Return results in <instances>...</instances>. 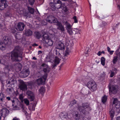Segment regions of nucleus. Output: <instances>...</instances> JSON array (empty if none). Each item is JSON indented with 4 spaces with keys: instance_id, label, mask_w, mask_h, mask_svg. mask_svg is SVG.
<instances>
[{
    "instance_id": "dca6fc26",
    "label": "nucleus",
    "mask_w": 120,
    "mask_h": 120,
    "mask_svg": "<svg viewBox=\"0 0 120 120\" xmlns=\"http://www.w3.org/2000/svg\"><path fill=\"white\" fill-rule=\"evenodd\" d=\"M60 60L57 56H56L55 57V59L54 62L53 64L52 65V68H54L55 66H56L57 64H59L60 63Z\"/></svg>"
},
{
    "instance_id": "680f3d73",
    "label": "nucleus",
    "mask_w": 120,
    "mask_h": 120,
    "mask_svg": "<svg viewBox=\"0 0 120 120\" xmlns=\"http://www.w3.org/2000/svg\"><path fill=\"white\" fill-rule=\"evenodd\" d=\"M107 50L108 52H109V51H110V48L109 47H107Z\"/></svg>"
},
{
    "instance_id": "473e14b6",
    "label": "nucleus",
    "mask_w": 120,
    "mask_h": 120,
    "mask_svg": "<svg viewBox=\"0 0 120 120\" xmlns=\"http://www.w3.org/2000/svg\"><path fill=\"white\" fill-rule=\"evenodd\" d=\"M28 9L30 12L32 14H33L34 13V9L31 7H29Z\"/></svg>"
},
{
    "instance_id": "a211bd4d",
    "label": "nucleus",
    "mask_w": 120,
    "mask_h": 120,
    "mask_svg": "<svg viewBox=\"0 0 120 120\" xmlns=\"http://www.w3.org/2000/svg\"><path fill=\"white\" fill-rule=\"evenodd\" d=\"M113 104H115V106L116 108H118L120 107V102L117 100V98H114L113 102Z\"/></svg>"
},
{
    "instance_id": "3c124183",
    "label": "nucleus",
    "mask_w": 120,
    "mask_h": 120,
    "mask_svg": "<svg viewBox=\"0 0 120 120\" xmlns=\"http://www.w3.org/2000/svg\"><path fill=\"white\" fill-rule=\"evenodd\" d=\"M19 98L21 100H22L23 99V97L22 94H21L19 95Z\"/></svg>"
},
{
    "instance_id": "5701e85b",
    "label": "nucleus",
    "mask_w": 120,
    "mask_h": 120,
    "mask_svg": "<svg viewBox=\"0 0 120 120\" xmlns=\"http://www.w3.org/2000/svg\"><path fill=\"white\" fill-rule=\"evenodd\" d=\"M34 36L36 38L39 39L41 37V34L38 32H35L34 33Z\"/></svg>"
},
{
    "instance_id": "6ab92c4d",
    "label": "nucleus",
    "mask_w": 120,
    "mask_h": 120,
    "mask_svg": "<svg viewBox=\"0 0 120 120\" xmlns=\"http://www.w3.org/2000/svg\"><path fill=\"white\" fill-rule=\"evenodd\" d=\"M56 48L60 50H62L64 48V45L63 43L61 42H59L57 45Z\"/></svg>"
},
{
    "instance_id": "20e7f679",
    "label": "nucleus",
    "mask_w": 120,
    "mask_h": 120,
    "mask_svg": "<svg viewBox=\"0 0 120 120\" xmlns=\"http://www.w3.org/2000/svg\"><path fill=\"white\" fill-rule=\"evenodd\" d=\"M19 87L21 90L22 91L26 90L27 89V85L22 80H19Z\"/></svg>"
},
{
    "instance_id": "79ce46f5",
    "label": "nucleus",
    "mask_w": 120,
    "mask_h": 120,
    "mask_svg": "<svg viewBox=\"0 0 120 120\" xmlns=\"http://www.w3.org/2000/svg\"><path fill=\"white\" fill-rule=\"evenodd\" d=\"M69 52L70 51L69 50H68V49L67 48L66 50L65 51L64 56H66L67 55H69Z\"/></svg>"
},
{
    "instance_id": "ddd939ff",
    "label": "nucleus",
    "mask_w": 120,
    "mask_h": 120,
    "mask_svg": "<svg viewBox=\"0 0 120 120\" xmlns=\"http://www.w3.org/2000/svg\"><path fill=\"white\" fill-rule=\"evenodd\" d=\"M3 41L4 42H1L0 41V42L2 44H4L5 46V45L8 44H9L11 43V40L9 39V38L7 36H5L3 38Z\"/></svg>"
},
{
    "instance_id": "6e6552de",
    "label": "nucleus",
    "mask_w": 120,
    "mask_h": 120,
    "mask_svg": "<svg viewBox=\"0 0 120 120\" xmlns=\"http://www.w3.org/2000/svg\"><path fill=\"white\" fill-rule=\"evenodd\" d=\"M25 25L23 22H19L18 23L16 29L17 30L20 31L23 30L24 28Z\"/></svg>"
},
{
    "instance_id": "f03ea898",
    "label": "nucleus",
    "mask_w": 120,
    "mask_h": 120,
    "mask_svg": "<svg viewBox=\"0 0 120 120\" xmlns=\"http://www.w3.org/2000/svg\"><path fill=\"white\" fill-rule=\"evenodd\" d=\"M82 106H80L78 107L79 111L84 114H85L91 110L90 104L87 103L82 104Z\"/></svg>"
},
{
    "instance_id": "49530a36",
    "label": "nucleus",
    "mask_w": 120,
    "mask_h": 120,
    "mask_svg": "<svg viewBox=\"0 0 120 120\" xmlns=\"http://www.w3.org/2000/svg\"><path fill=\"white\" fill-rule=\"evenodd\" d=\"M115 74V72L114 71H111L110 77H112Z\"/></svg>"
},
{
    "instance_id": "4468645a",
    "label": "nucleus",
    "mask_w": 120,
    "mask_h": 120,
    "mask_svg": "<svg viewBox=\"0 0 120 120\" xmlns=\"http://www.w3.org/2000/svg\"><path fill=\"white\" fill-rule=\"evenodd\" d=\"M67 113L65 112L61 113L60 114V116L62 120H67L68 118Z\"/></svg>"
},
{
    "instance_id": "bf43d9fd",
    "label": "nucleus",
    "mask_w": 120,
    "mask_h": 120,
    "mask_svg": "<svg viewBox=\"0 0 120 120\" xmlns=\"http://www.w3.org/2000/svg\"><path fill=\"white\" fill-rule=\"evenodd\" d=\"M6 99L8 100L9 101L11 100V98L9 97H6Z\"/></svg>"
},
{
    "instance_id": "1a4fd4ad",
    "label": "nucleus",
    "mask_w": 120,
    "mask_h": 120,
    "mask_svg": "<svg viewBox=\"0 0 120 120\" xmlns=\"http://www.w3.org/2000/svg\"><path fill=\"white\" fill-rule=\"evenodd\" d=\"M41 66L43 67V71L45 72L46 73H49L51 69L48 65L43 64L41 65Z\"/></svg>"
},
{
    "instance_id": "f704fd0d",
    "label": "nucleus",
    "mask_w": 120,
    "mask_h": 120,
    "mask_svg": "<svg viewBox=\"0 0 120 120\" xmlns=\"http://www.w3.org/2000/svg\"><path fill=\"white\" fill-rule=\"evenodd\" d=\"M30 73L29 71L26 70L25 72H24V74L25 75L24 76L25 77H26L28 76Z\"/></svg>"
},
{
    "instance_id": "2f4dec72",
    "label": "nucleus",
    "mask_w": 120,
    "mask_h": 120,
    "mask_svg": "<svg viewBox=\"0 0 120 120\" xmlns=\"http://www.w3.org/2000/svg\"><path fill=\"white\" fill-rule=\"evenodd\" d=\"M105 58L103 57H101V64L103 66H104L105 65Z\"/></svg>"
},
{
    "instance_id": "0e129e2a",
    "label": "nucleus",
    "mask_w": 120,
    "mask_h": 120,
    "mask_svg": "<svg viewBox=\"0 0 120 120\" xmlns=\"http://www.w3.org/2000/svg\"><path fill=\"white\" fill-rule=\"evenodd\" d=\"M116 120H120V116H118L116 118Z\"/></svg>"
},
{
    "instance_id": "423d86ee",
    "label": "nucleus",
    "mask_w": 120,
    "mask_h": 120,
    "mask_svg": "<svg viewBox=\"0 0 120 120\" xmlns=\"http://www.w3.org/2000/svg\"><path fill=\"white\" fill-rule=\"evenodd\" d=\"M65 28L67 32L70 35H72L73 33V32L72 29V26L69 23L67 22H66L65 23Z\"/></svg>"
},
{
    "instance_id": "4c0bfd02",
    "label": "nucleus",
    "mask_w": 120,
    "mask_h": 120,
    "mask_svg": "<svg viewBox=\"0 0 120 120\" xmlns=\"http://www.w3.org/2000/svg\"><path fill=\"white\" fill-rule=\"evenodd\" d=\"M53 3L55 4H60L61 3L60 0H53Z\"/></svg>"
},
{
    "instance_id": "7ed1b4c3",
    "label": "nucleus",
    "mask_w": 120,
    "mask_h": 120,
    "mask_svg": "<svg viewBox=\"0 0 120 120\" xmlns=\"http://www.w3.org/2000/svg\"><path fill=\"white\" fill-rule=\"evenodd\" d=\"M87 86L89 89L92 91H94L97 89V85L94 81H90L87 83Z\"/></svg>"
},
{
    "instance_id": "412c9836",
    "label": "nucleus",
    "mask_w": 120,
    "mask_h": 120,
    "mask_svg": "<svg viewBox=\"0 0 120 120\" xmlns=\"http://www.w3.org/2000/svg\"><path fill=\"white\" fill-rule=\"evenodd\" d=\"M32 31L29 29L25 30V34L27 36H29L31 35H32Z\"/></svg>"
},
{
    "instance_id": "e433bc0d",
    "label": "nucleus",
    "mask_w": 120,
    "mask_h": 120,
    "mask_svg": "<svg viewBox=\"0 0 120 120\" xmlns=\"http://www.w3.org/2000/svg\"><path fill=\"white\" fill-rule=\"evenodd\" d=\"M76 103V101H75L74 100L72 101L71 102L70 104H69V105L70 107H71L73 105L75 104Z\"/></svg>"
},
{
    "instance_id": "de8ad7c7",
    "label": "nucleus",
    "mask_w": 120,
    "mask_h": 120,
    "mask_svg": "<svg viewBox=\"0 0 120 120\" xmlns=\"http://www.w3.org/2000/svg\"><path fill=\"white\" fill-rule=\"evenodd\" d=\"M73 19L75 21L74 22L75 23H77L78 20L77 19L76 17L75 16H73Z\"/></svg>"
},
{
    "instance_id": "c756f323",
    "label": "nucleus",
    "mask_w": 120,
    "mask_h": 120,
    "mask_svg": "<svg viewBox=\"0 0 120 120\" xmlns=\"http://www.w3.org/2000/svg\"><path fill=\"white\" fill-rule=\"evenodd\" d=\"M23 101L24 103L26 104L27 105H28L29 104L30 102L28 100L27 98L24 99Z\"/></svg>"
},
{
    "instance_id": "69168bd1",
    "label": "nucleus",
    "mask_w": 120,
    "mask_h": 120,
    "mask_svg": "<svg viewBox=\"0 0 120 120\" xmlns=\"http://www.w3.org/2000/svg\"><path fill=\"white\" fill-rule=\"evenodd\" d=\"M32 59L33 60H37V58H36L35 57H33Z\"/></svg>"
},
{
    "instance_id": "393cba45",
    "label": "nucleus",
    "mask_w": 120,
    "mask_h": 120,
    "mask_svg": "<svg viewBox=\"0 0 120 120\" xmlns=\"http://www.w3.org/2000/svg\"><path fill=\"white\" fill-rule=\"evenodd\" d=\"M56 4H55L53 3H51L49 4V5L51 7L50 8L52 10H54L55 9V5L56 6Z\"/></svg>"
},
{
    "instance_id": "4d7b16f0",
    "label": "nucleus",
    "mask_w": 120,
    "mask_h": 120,
    "mask_svg": "<svg viewBox=\"0 0 120 120\" xmlns=\"http://www.w3.org/2000/svg\"><path fill=\"white\" fill-rule=\"evenodd\" d=\"M117 7L118 10L120 11V4L117 5Z\"/></svg>"
},
{
    "instance_id": "39448f33",
    "label": "nucleus",
    "mask_w": 120,
    "mask_h": 120,
    "mask_svg": "<svg viewBox=\"0 0 120 120\" xmlns=\"http://www.w3.org/2000/svg\"><path fill=\"white\" fill-rule=\"evenodd\" d=\"M109 87L110 94L112 93L113 94H116L118 90L117 86L113 85L110 87L109 86Z\"/></svg>"
},
{
    "instance_id": "09e8293b",
    "label": "nucleus",
    "mask_w": 120,
    "mask_h": 120,
    "mask_svg": "<svg viewBox=\"0 0 120 120\" xmlns=\"http://www.w3.org/2000/svg\"><path fill=\"white\" fill-rule=\"evenodd\" d=\"M13 110H17L19 109V108L16 105L15 106H13Z\"/></svg>"
},
{
    "instance_id": "f3484780",
    "label": "nucleus",
    "mask_w": 120,
    "mask_h": 120,
    "mask_svg": "<svg viewBox=\"0 0 120 120\" xmlns=\"http://www.w3.org/2000/svg\"><path fill=\"white\" fill-rule=\"evenodd\" d=\"M60 4V6L57 7V8H61L62 9L63 12L64 11L66 12L68 10L67 8L64 4H62L61 3L60 4Z\"/></svg>"
},
{
    "instance_id": "7c9ffc66",
    "label": "nucleus",
    "mask_w": 120,
    "mask_h": 120,
    "mask_svg": "<svg viewBox=\"0 0 120 120\" xmlns=\"http://www.w3.org/2000/svg\"><path fill=\"white\" fill-rule=\"evenodd\" d=\"M52 18V23H56L57 24L58 22H59L57 21V19L54 16H53Z\"/></svg>"
},
{
    "instance_id": "58836bf2",
    "label": "nucleus",
    "mask_w": 120,
    "mask_h": 120,
    "mask_svg": "<svg viewBox=\"0 0 120 120\" xmlns=\"http://www.w3.org/2000/svg\"><path fill=\"white\" fill-rule=\"evenodd\" d=\"M45 91V89L43 87H41L39 90V92L41 93H44Z\"/></svg>"
},
{
    "instance_id": "a19ab883",
    "label": "nucleus",
    "mask_w": 120,
    "mask_h": 120,
    "mask_svg": "<svg viewBox=\"0 0 120 120\" xmlns=\"http://www.w3.org/2000/svg\"><path fill=\"white\" fill-rule=\"evenodd\" d=\"M55 53L56 55L57 56L59 57H61V54L60 53L58 52H57L56 50L55 51Z\"/></svg>"
},
{
    "instance_id": "052dcab7",
    "label": "nucleus",
    "mask_w": 120,
    "mask_h": 120,
    "mask_svg": "<svg viewBox=\"0 0 120 120\" xmlns=\"http://www.w3.org/2000/svg\"><path fill=\"white\" fill-rule=\"evenodd\" d=\"M42 53V52L41 51H38V54H41Z\"/></svg>"
},
{
    "instance_id": "9b49d317",
    "label": "nucleus",
    "mask_w": 120,
    "mask_h": 120,
    "mask_svg": "<svg viewBox=\"0 0 120 120\" xmlns=\"http://www.w3.org/2000/svg\"><path fill=\"white\" fill-rule=\"evenodd\" d=\"M2 116L5 117L7 116L9 113V110L6 108L2 109L0 111Z\"/></svg>"
},
{
    "instance_id": "774afa93",
    "label": "nucleus",
    "mask_w": 120,
    "mask_h": 120,
    "mask_svg": "<svg viewBox=\"0 0 120 120\" xmlns=\"http://www.w3.org/2000/svg\"><path fill=\"white\" fill-rule=\"evenodd\" d=\"M8 66L7 67H6L5 68V69H7L8 70V71H9V69L8 68Z\"/></svg>"
},
{
    "instance_id": "37998d69",
    "label": "nucleus",
    "mask_w": 120,
    "mask_h": 120,
    "mask_svg": "<svg viewBox=\"0 0 120 120\" xmlns=\"http://www.w3.org/2000/svg\"><path fill=\"white\" fill-rule=\"evenodd\" d=\"M35 0H29V4L31 5H33L35 2Z\"/></svg>"
},
{
    "instance_id": "8fccbe9b",
    "label": "nucleus",
    "mask_w": 120,
    "mask_h": 120,
    "mask_svg": "<svg viewBox=\"0 0 120 120\" xmlns=\"http://www.w3.org/2000/svg\"><path fill=\"white\" fill-rule=\"evenodd\" d=\"M20 108L23 111H24V106L22 104L20 105Z\"/></svg>"
},
{
    "instance_id": "72a5a7b5",
    "label": "nucleus",
    "mask_w": 120,
    "mask_h": 120,
    "mask_svg": "<svg viewBox=\"0 0 120 120\" xmlns=\"http://www.w3.org/2000/svg\"><path fill=\"white\" fill-rule=\"evenodd\" d=\"M118 60V57L117 56L114 57L112 60L113 63L114 64H116Z\"/></svg>"
},
{
    "instance_id": "c85d7f7f",
    "label": "nucleus",
    "mask_w": 120,
    "mask_h": 120,
    "mask_svg": "<svg viewBox=\"0 0 120 120\" xmlns=\"http://www.w3.org/2000/svg\"><path fill=\"white\" fill-rule=\"evenodd\" d=\"M80 114L78 113L77 112L76 113L75 115L74 116L75 119L77 120H79L80 119Z\"/></svg>"
},
{
    "instance_id": "6e6d98bb",
    "label": "nucleus",
    "mask_w": 120,
    "mask_h": 120,
    "mask_svg": "<svg viewBox=\"0 0 120 120\" xmlns=\"http://www.w3.org/2000/svg\"><path fill=\"white\" fill-rule=\"evenodd\" d=\"M12 120H20L19 119L16 117H15Z\"/></svg>"
},
{
    "instance_id": "bb28decb",
    "label": "nucleus",
    "mask_w": 120,
    "mask_h": 120,
    "mask_svg": "<svg viewBox=\"0 0 120 120\" xmlns=\"http://www.w3.org/2000/svg\"><path fill=\"white\" fill-rule=\"evenodd\" d=\"M109 114L111 118H112L114 115V110L112 109L111 110L109 111Z\"/></svg>"
},
{
    "instance_id": "13d9d810",
    "label": "nucleus",
    "mask_w": 120,
    "mask_h": 120,
    "mask_svg": "<svg viewBox=\"0 0 120 120\" xmlns=\"http://www.w3.org/2000/svg\"><path fill=\"white\" fill-rule=\"evenodd\" d=\"M101 52L100 51L98 52L97 53V54L99 56L101 55Z\"/></svg>"
},
{
    "instance_id": "0eeeda50",
    "label": "nucleus",
    "mask_w": 120,
    "mask_h": 120,
    "mask_svg": "<svg viewBox=\"0 0 120 120\" xmlns=\"http://www.w3.org/2000/svg\"><path fill=\"white\" fill-rule=\"evenodd\" d=\"M6 0H0V9L3 10L8 6Z\"/></svg>"
},
{
    "instance_id": "338daca9",
    "label": "nucleus",
    "mask_w": 120,
    "mask_h": 120,
    "mask_svg": "<svg viewBox=\"0 0 120 120\" xmlns=\"http://www.w3.org/2000/svg\"><path fill=\"white\" fill-rule=\"evenodd\" d=\"M102 23L103 24H104V26H105L106 25V23L104 22H103Z\"/></svg>"
},
{
    "instance_id": "5fc2aeb1",
    "label": "nucleus",
    "mask_w": 120,
    "mask_h": 120,
    "mask_svg": "<svg viewBox=\"0 0 120 120\" xmlns=\"http://www.w3.org/2000/svg\"><path fill=\"white\" fill-rule=\"evenodd\" d=\"M114 52V51H110L109 52V54H110L112 55V54H113Z\"/></svg>"
},
{
    "instance_id": "e2e57ef3",
    "label": "nucleus",
    "mask_w": 120,
    "mask_h": 120,
    "mask_svg": "<svg viewBox=\"0 0 120 120\" xmlns=\"http://www.w3.org/2000/svg\"><path fill=\"white\" fill-rule=\"evenodd\" d=\"M2 116V114L1 112L0 111V120L1 119V116Z\"/></svg>"
},
{
    "instance_id": "9d476101",
    "label": "nucleus",
    "mask_w": 120,
    "mask_h": 120,
    "mask_svg": "<svg viewBox=\"0 0 120 120\" xmlns=\"http://www.w3.org/2000/svg\"><path fill=\"white\" fill-rule=\"evenodd\" d=\"M46 77L44 78V77L39 78L36 80V83L38 85L45 84V81L46 79Z\"/></svg>"
},
{
    "instance_id": "a878e982",
    "label": "nucleus",
    "mask_w": 120,
    "mask_h": 120,
    "mask_svg": "<svg viewBox=\"0 0 120 120\" xmlns=\"http://www.w3.org/2000/svg\"><path fill=\"white\" fill-rule=\"evenodd\" d=\"M43 40L45 41L46 39H49V36L48 35L46 34H44L42 36Z\"/></svg>"
},
{
    "instance_id": "f257e3e1",
    "label": "nucleus",
    "mask_w": 120,
    "mask_h": 120,
    "mask_svg": "<svg viewBox=\"0 0 120 120\" xmlns=\"http://www.w3.org/2000/svg\"><path fill=\"white\" fill-rule=\"evenodd\" d=\"M11 59L13 61H20L22 60V52H21L20 48L16 46L12 52Z\"/></svg>"
},
{
    "instance_id": "2eb2a0df",
    "label": "nucleus",
    "mask_w": 120,
    "mask_h": 120,
    "mask_svg": "<svg viewBox=\"0 0 120 120\" xmlns=\"http://www.w3.org/2000/svg\"><path fill=\"white\" fill-rule=\"evenodd\" d=\"M56 25L58 26L57 29H58L61 31L62 32H64L65 31V29L64 26L60 22H58L56 24Z\"/></svg>"
},
{
    "instance_id": "4be33fe9",
    "label": "nucleus",
    "mask_w": 120,
    "mask_h": 120,
    "mask_svg": "<svg viewBox=\"0 0 120 120\" xmlns=\"http://www.w3.org/2000/svg\"><path fill=\"white\" fill-rule=\"evenodd\" d=\"M53 16L51 15H49L46 18V21L52 23V18L53 17Z\"/></svg>"
},
{
    "instance_id": "a18cd8bd",
    "label": "nucleus",
    "mask_w": 120,
    "mask_h": 120,
    "mask_svg": "<svg viewBox=\"0 0 120 120\" xmlns=\"http://www.w3.org/2000/svg\"><path fill=\"white\" fill-rule=\"evenodd\" d=\"M16 66L18 67V68L20 69L22 67V65L19 63H18L16 64Z\"/></svg>"
},
{
    "instance_id": "f8f14e48",
    "label": "nucleus",
    "mask_w": 120,
    "mask_h": 120,
    "mask_svg": "<svg viewBox=\"0 0 120 120\" xmlns=\"http://www.w3.org/2000/svg\"><path fill=\"white\" fill-rule=\"evenodd\" d=\"M26 94L28 96V98L30 99L31 101H33L34 100V97L33 92L30 91H27Z\"/></svg>"
},
{
    "instance_id": "c03bdc74",
    "label": "nucleus",
    "mask_w": 120,
    "mask_h": 120,
    "mask_svg": "<svg viewBox=\"0 0 120 120\" xmlns=\"http://www.w3.org/2000/svg\"><path fill=\"white\" fill-rule=\"evenodd\" d=\"M49 57H47L46 58V61L47 62H53V61L51 59H49Z\"/></svg>"
},
{
    "instance_id": "cd10ccee",
    "label": "nucleus",
    "mask_w": 120,
    "mask_h": 120,
    "mask_svg": "<svg viewBox=\"0 0 120 120\" xmlns=\"http://www.w3.org/2000/svg\"><path fill=\"white\" fill-rule=\"evenodd\" d=\"M107 97L106 95H105L102 98V101L103 103H104L105 102L107 99Z\"/></svg>"
},
{
    "instance_id": "864d4df0",
    "label": "nucleus",
    "mask_w": 120,
    "mask_h": 120,
    "mask_svg": "<svg viewBox=\"0 0 120 120\" xmlns=\"http://www.w3.org/2000/svg\"><path fill=\"white\" fill-rule=\"evenodd\" d=\"M11 101L12 103V106L13 107V106H14V105H15V101L14 100H11Z\"/></svg>"
},
{
    "instance_id": "ea45409f",
    "label": "nucleus",
    "mask_w": 120,
    "mask_h": 120,
    "mask_svg": "<svg viewBox=\"0 0 120 120\" xmlns=\"http://www.w3.org/2000/svg\"><path fill=\"white\" fill-rule=\"evenodd\" d=\"M0 95H2V96L1 97L0 99V101L2 102H3L4 100L5 97L4 96L3 94H2L0 93Z\"/></svg>"
},
{
    "instance_id": "c9c22d12",
    "label": "nucleus",
    "mask_w": 120,
    "mask_h": 120,
    "mask_svg": "<svg viewBox=\"0 0 120 120\" xmlns=\"http://www.w3.org/2000/svg\"><path fill=\"white\" fill-rule=\"evenodd\" d=\"M18 12L19 14H21L22 13V11L19 8H15V10Z\"/></svg>"
},
{
    "instance_id": "aec40b11",
    "label": "nucleus",
    "mask_w": 120,
    "mask_h": 120,
    "mask_svg": "<svg viewBox=\"0 0 120 120\" xmlns=\"http://www.w3.org/2000/svg\"><path fill=\"white\" fill-rule=\"evenodd\" d=\"M46 44H47L48 46H52L53 44V42L52 40L51 39H46L45 41V42Z\"/></svg>"
},
{
    "instance_id": "b1692460",
    "label": "nucleus",
    "mask_w": 120,
    "mask_h": 120,
    "mask_svg": "<svg viewBox=\"0 0 120 120\" xmlns=\"http://www.w3.org/2000/svg\"><path fill=\"white\" fill-rule=\"evenodd\" d=\"M10 58V57L9 56H4L3 57V59H0V64L2 63L3 64H5V61L4 60V59L5 58H6L7 59L8 58L9 59Z\"/></svg>"
},
{
    "instance_id": "603ef678",
    "label": "nucleus",
    "mask_w": 120,
    "mask_h": 120,
    "mask_svg": "<svg viewBox=\"0 0 120 120\" xmlns=\"http://www.w3.org/2000/svg\"><path fill=\"white\" fill-rule=\"evenodd\" d=\"M19 35L17 34L15 36V37L16 39H19L20 38L19 37Z\"/></svg>"
}]
</instances>
